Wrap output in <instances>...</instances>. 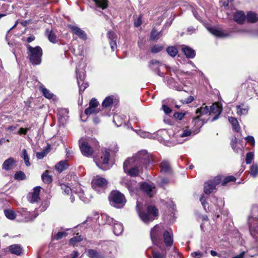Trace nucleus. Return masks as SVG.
Listing matches in <instances>:
<instances>
[{"mask_svg": "<svg viewBox=\"0 0 258 258\" xmlns=\"http://www.w3.org/2000/svg\"><path fill=\"white\" fill-rule=\"evenodd\" d=\"M162 236L164 242L167 246H170L173 243V237L169 231L165 230L162 225H156L151 230L150 236L153 243L160 246L162 244Z\"/></svg>", "mask_w": 258, "mask_h": 258, "instance_id": "obj_1", "label": "nucleus"}, {"mask_svg": "<svg viewBox=\"0 0 258 258\" xmlns=\"http://www.w3.org/2000/svg\"><path fill=\"white\" fill-rule=\"evenodd\" d=\"M136 210L141 220L145 223L148 224L157 218L158 210L154 206H148L146 210L142 203L137 202Z\"/></svg>", "mask_w": 258, "mask_h": 258, "instance_id": "obj_2", "label": "nucleus"}, {"mask_svg": "<svg viewBox=\"0 0 258 258\" xmlns=\"http://www.w3.org/2000/svg\"><path fill=\"white\" fill-rule=\"evenodd\" d=\"M153 162L151 156L146 150L138 152L133 157L127 158L124 161V168L127 163H132L139 165V167H144L150 165Z\"/></svg>", "mask_w": 258, "mask_h": 258, "instance_id": "obj_3", "label": "nucleus"}, {"mask_svg": "<svg viewBox=\"0 0 258 258\" xmlns=\"http://www.w3.org/2000/svg\"><path fill=\"white\" fill-rule=\"evenodd\" d=\"M110 154L109 150L103 149L96 156L94 161L100 169L106 170L110 168Z\"/></svg>", "mask_w": 258, "mask_h": 258, "instance_id": "obj_4", "label": "nucleus"}, {"mask_svg": "<svg viewBox=\"0 0 258 258\" xmlns=\"http://www.w3.org/2000/svg\"><path fill=\"white\" fill-rule=\"evenodd\" d=\"M114 249L112 243H109L107 246H103L100 251L93 249H89L87 250V255L90 258H110V254Z\"/></svg>", "mask_w": 258, "mask_h": 258, "instance_id": "obj_5", "label": "nucleus"}, {"mask_svg": "<svg viewBox=\"0 0 258 258\" xmlns=\"http://www.w3.org/2000/svg\"><path fill=\"white\" fill-rule=\"evenodd\" d=\"M28 58L33 65H39L41 62L43 54L41 48L37 46L32 47L30 45L27 46Z\"/></svg>", "mask_w": 258, "mask_h": 258, "instance_id": "obj_6", "label": "nucleus"}, {"mask_svg": "<svg viewBox=\"0 0 258 258\" xmlns=\"http://www.w3.org/2000/svg\"><path fill=\"white\" fill-rule=\"evenodd\" d=\"M110 203L113 207L121 208L124 206L126 200L122 194L118 191H113L111 194Z\"/></svg>", "mask_w": 258, "mask_h": 258, "instance_id": "obj_7", "label": "nucleus"}, {"mask_svg": "<svg viewBox=\"0 0 258 258\" xmlns=\"http://www.w3.org/2000/svg\"><path fill=\"white\" fill-rule=\"evenodd\" d=\"M247 223L251 236L258 241V216L248 217Z\"/></svg>", "mask_w": 258, "mask_h": 258, "instance_id": "obj_8", "label": "nucleus"}, {"mask_svg": "<svg viewBox=\"0 0 258 258\" xmlns=\"http://www.w3.org/2000/svg\"><path fill=\"white\" fill-rule=\"evenodd\" d=\"M140 188L142 192L150 198L153 197L157 192V189L153 183L144 182L140 183Z\"/></svg>", "mask_w": 258, "mask_h": 258, "instance_id": "obj_9", "label": "nucleus"}, {"mask_svg": "<svg viewBox=\"0 0 258 258\" xmlns=\"http://www.w3.org/2000/svg\"><path fill=\"white\" fill-rule=\"evenodd\" d=\"M199 133L198 130H191L188 127L183 128L176 135V137L179 138L177 139L178 143H182L187 140V138L195 135Z\"/></svg>", "mask_w": 258, "mask_h": 258, "instance_id": "obj_10", "label": "nucleus"}, {"mask_svg": "<svg viewBox=\"0 0 258 258\" xmlns=\"http://www.w3.org/2000/svg\"><path fill=\"white\" fill-rule=\"evenodd\" d=\"M79 147L83 156L87 157L92 156L94 150L91 144L81 139L79 141Z\"/></svg>", "mask_w": 258, "mask_h": 258, "instance_id": "obj_11", "label": "nucleus"}, {"mask_svg": "<svg viewBox=\"0 0 258 258\" xmlns=\"http://www.w3.org/2000/svg\"><path fill=\"white\" fill-rule=\"evenodd\" d=\"M107 183L108 182L105 178L96 176L92 180V186L95 190L100 192L99 188L103 190L106 187Z\"/></svg>", "mask_w": 258, "mask_h": 258, "instance_id": "obj_12", "label": "nucleus"}, {"mask_svg": "<svg viewBox=\"0 0 258 258\" xmlns=\"http://www.w3.org/2000/svg\"><path fill=\"white\" fill-rule=\"evenodd\" d=\"M132 163H127L124 168V163H123V169L125 172L127 173L131 176H137L143 167H139V165H136Z\"/></svg>", "mask_w": 258, "mask_h": 258, "instance_id": "obj_13", "label": "nucleus"}, {"mask_svg": "<svg viewBox=\"0 0 258 258\" xmlns=\"http://www.w3.org/2000/svg\"><path fill=\"white\" fill-rule=\"evenodd\" d=\"M68 27L74 34L77 35L80 38L84 40H86L87 39L85 32L79 27L70 24L68 25Z\"/></svg>", "mask_w": 258, "mask_h": 258, "instance_id": "obj_14", "label": "nucleus"}, {"mask_svg": "<svg viewBox=\"0 0 258 258\" xmlns=\"http://www.w3.org/2000/svg\"><path fill=\"white\" fill-rule=\"evenodd\" d=\"M161 65L162 63L156 59H152L149 62V67L158 76L161 77H164V73H161L159 69V68Z\"/></svg>", "mask_w": 258, "mask_h": 258, "instance_id": "obj_15", "label": "nucleus"}, {"mask_svg": "<svg viewBox=\"0 0 258 258\" xmlns=\"http://www.w3.org/2000/svg\"><path fill=\"white\" fill-rule=\"evenodd\" d=\"M40 188V186L35 187L34 188L33 191L28 195L27 199L30 203H34L38 202L39 200Z\"/></svg>", "mask_w": 258, "mask_h": 258, "instance_id": "obj_16", "label": "nucleus"}, {"mask_svg": "<svg viewBox=\"0 0 258 258\" xmlns=\"http://www.w3.org/2000/svg\"><path fill=\"white\" fill-rule=\"evenodd\" d=\"M210 114L213 113L215 114V116L212 118L211 119L212 121H214L217 119L219 118V115L221 114L222 111V108L221 106L215 103L213 104L210 107Z\"/></svg>", "mask_w": 258, "mask_h": 258, "instance_id": "obj_17", "label": "nucleus"}, {"mask_svg": "<svg viewBox=\"0 0 258 258\" xmlns=\"http://www.w3.org/2000/svg\"><path fill=\"white\" fill-rule=\"evenodd\" d=\"M208 29L211 33L218 37L225 38L230 35L227 31L220 30L215 27H209Z\"/></svg>", "mask_w": 258, "mask_h": 258, "instance_id": "obj_18", "label": "nucleus"}, {"mask_svg": "<svg viewBox=\"0 0 258 258\" xmlns=\"http://www.w3.org/2000/svg\"><path fill=\"white\" fill-rule=\"evenodd\" d=\"M207 120L208 119H206L205 118H202L198 116L194 118L192 122L194 125V127L192 130H198L199 132L200 128L202 127L204 123L207 122Z\"/></svg>", "mask_w": 258, "mask_h": 258, "instance_id": "obj_19", "label": "nucleus"}, {"mask_svg": "<svg viewBox=\"0 0 258 258\" xmlns=\"http://www.w3.org/2000/svg\"><path fill=\"white\" fill-rule=\"evenodd\" d=\"M233 20L239 24H243L246 20V15L243 11H237L233 15Z\"/></svg>", "mask_w": 258, "mask_h": 258, "instance_id": "obj_20", "label": "nucleus"}, {"mask_svg": "<svg viewBox=\"0 0 258 258\" xmlns=\"http://www.w3.org/2000/svg\"><path fill=\"white\" fill-rule=\"evenodd\" d=\"M16 161L14 158L10 157L6 160L2 165V169L6 171L12 169Z\"/></svg>", "mask_w": 258, "mask_h": 258, "instance_id": "obj_21", "label": "nucleus"}, {"mask_svg": "<svg viewBox=\"0 0 258 258\" xmlns=\"http://www.w3.org/2000/svg\"><path fill=\"white\" fill-rule=\"evenodd\" d=\"M236 113L238 115H246L248 114L249 107L248 105L244 104L237 105Z\"/></svg>", "mask_w": 258, "mask_h": 258, "instance_id": "obj_22", "label": "nucleus"}, {"mask_svg": "<svg viewBox=\"0 0 258 258\" xmlns=\"http://www.w3.org/2000/svg\"><path fill=\"white\" fill-rule=\"evenodd\" d=\"M196 114L200 117L205 115H209L210 114V107L203 104L200 108L197 109Z\"/></svg>", "mask_w": 258, "mask_h": 258, "instance_id": "obj_23", "label": "nucleus"}, {"mask_svg": "<svg viewBox=\"0 0 258 258\" xmlns=\"http://www.w3.org/2000/svg\"><path fill=\"white\" fill-rule=\"evenodd\" d=\"M68 110L67 109H62L59 111L58 116V120L60 123L64 124L68 119L69 116H68Z\"/></svg>", "mask_w": 258, "mask_h": 258, "instance_id": "obj_24", "label": "nucleus"}, {"mask_svg": "<svg viewBox=\"0 0 258 258\" xmlns=\"http://www.w3.org/2000/svg\"><path fill=\"white\" fill-rule=\"evenodd\" d=\"M182 50L187 58H193L196 56L195 51L187 46L183 45Z\"/></svg>", "mask_w": 258, "mask_h": 258, "instance_id": "obj_25", "label": "nucleus"}, {"mask_svg": "<svg viewBox=\"0 0 258 258\" xmlns=\"http://www.w3.org/2000/svg\"><path fill=\"white\" fill-rule=\"evenodd\" d=\"M204 189L206 194L209 195L216 190V186L211 181H208L205 183Z\"/></svg>", "mask_w": 258, "mask_h": 258, "instance_id": "obj_26", "label": "nucleus"}, {"mask_svg": "<svg viewBox=\"0 0 258 258\" xmlns=\"http://www.w3.org/2000/svg\"><path fill=\"white\" fill-rule=\"evenodd\" d=\"M40 90L42 93L43 96L47 99H54V98H55V96L43 85L40 86Z\"/></svg>", "mask_w": 258, "mask_h": 258, "instance_id": "obj_27", "label": "nucleus"}, {"mask_svg": "<svg viewBox=\"0 0 258 258\" xmlns=\"http://www.w3.org/2000/svg\"><path fill=\"white\" fill-rule=\"evenodd\" d=\"M10 252L14 254L20 255L22 251V247L19 244H13L9 247Z\"/></svg>", "mask_w": 258, "mask_h": 258, "instance_id": "obj_28", "label": "nucleus"}, {"mask_svg": "<svg viewBox=\"0 0 258 258\" xmlns=\"http://www.w3.org/2000/svg\"><path fill=\"white\" fill-rule=\"evenodd\" d=\"M68 164L66 160H62L59 161L55 166V169L59 172H61L68 167Z\"/></svg>", "mask_w": 258, "mask_h": 258, "instance_id": "obj_29", "label": "nucleus"}, {"mask_svg": "<svg viewBox=\"0 0 258 258\" xmlns=\"http://www.w3.org/2000/svg\"><path fill=\"white\" fill-rule=\"evenodd\" d=\"M160 168L161 172L166 173H170L171 169L170 163L168 161L164 160L160 164Z\"/></svg>", "mask_w": 258, "mask_h": 258, "instance_id": "obj_30", "label": "nucleus"}, {"mask_svg": "<svg viewBox=\"0 0 258 258\" xmlns=\"http://www.w3.org/2000/svg\"><path fill=\"white\" fill-rule=\"evenodd\" d=\"M246 20L248 22L254 23L258 20V16L254 12H248L246 15Z\"/></svg>", "mask_w": 258, "mask_h": 258, "instance_id": "obj_31", "label": "nucleus"}, {"mask_svg": "<svg viewBox=\"0 0 258 258\" xmlns=\"http://www.w3.org/2000/svg\"><path fill=\"white\" fill-rule=\"evenodd\" d=\"M46 34L50 42L53 43H56L57 42L58 38L55 33L52 30L49 31L48 29H47Z\"/></svg>", "mask_w": 258, "mask_h": 258, "instance_id": "obj_32", "label": "nucleus"}, {"mask_svg": "<svg viewBox=\"0 0 258 258\" xmlns=\"http://www.w3.org/2000/svg\"><path fill=\"white\" fill-rule=\"evenodd\" d=\"M114 98L113 96L106 97L102 103V107L105 108L111 107L113 102Z\"/></svg>", "mask_w": 258, "mask_h": 258, "instance_id": "obj_33", "label": "nucleus"}, {"mask_svg": "<svg viewBox=\"0 0 258 258\" xmlns=\"http://www.w3.org/2000/svg\"><path fill=\"white\" fill-rule=\"evenodd\" d=\"M113 225V230L114 234L116 235H119L122 234L123 230L122 224L117 222L116 223H115Z\"/></svg>", "mask_w": 258, "mask_h": 258, "instance_id": "obj_34", "label": "nucleus"}, {"mask_svg": "<svg viewBox=\"0 0 258 258\" xmlns=\"http://www.w3.org/2000/svg\"><path fill=\"white\" fill-rule=\"evenodd\" d=\"M228 119L232 126L233 129L235 132H239L240 128L237 119L233 117H229Z\"/></svg>", "mask_w": 258, "mask_h": 258, "instance_id": "obj_35", "label": "nucleus"}, {"mask_svg": "<svg viewBox=\"0 0 258 258\" xmlns=\"http://www.w3.org/2000/svg\"><path fill=\"white\" fill-rule=\"evenodd\" d=\"M131 128L142 138H151L152 135L148 132L143 131L141 129L135 130V129H133L132 127H131Z\"/></svg>", "mask_w": 258, "mask_h": 258, "instance_id": "obj_36", "label": "nucleus"}, {"mask_svg": "<svg viewBox=\"0 0 258 258\" xmlns=\"http://www.w3.org/2000/svg\"><path fill=\"white\" fill-rule=\"evenodd\" d=\"M153 258H166V252L163 250L161 251L153 250L152 251Z\"/></svg>", "mask_w": 258, "mask_h": 258, "instance_id": "obj_37", "label": "nucleus"}, {"mask_svg": "<svg viewBox=\"0 0 258 258\" xmlns=\"http://www.w3.org/2000/svg\"><path fill=\"white\" fill-rule=\"evenodd\" d=\"M96 4V6L104 10L108 6L107 0H92Z\"/></svg>", "mask_w": 258, "mask_h": 258, "instance_id": "obj_38", "label": "nucleus"}, {"mask_svg": "<svg viewBox=\"0 0 258 258\" xmlns=\"http://www.w3.org/2000/svg\"><path fill=\"white\" fill-rule=\"evenodd\" d=\"M21 157L24 160V162L25 165L27 166H30L31 164L29 161V157L28 156L27 150L25 149H23L22 151V155Z\"/></svg>", "mask_w": 258, "mask_h": 258, "instance_id": "obj_39", "label": "nucleus"}, {"mask_svg": "<svg viewBox=\"0 0 258 258\" xmlns=\"http://www.w3.org/2000/svg\"><path fill=\"white\" fill-rule=\"evenodd\" d=\"M43 181L45 183H49L52 182V177L48 174V171L46 170L41 176Z\"/></svg>", "mask_w": 258, "mask_h": 258, "instance_id": "obj_40", "label": "nucleus"}, {"mask_svg": "<svg viewBox=\"0 0 258 258\" xmlns=\"http://www.w3.org/2000/svg\"><path fill=\"white\" fill-rule=\"evenodd\" d=\"M76 72L77 74V81L83 82L85 79V74L84 70L80 72L78 67L76 68Z\"/></svg>", "mask_w": 258, "mask_h": 258, "instance_id": "obj_41", "label": "nucleus"}, {"mask_svg": "<svg viewBox=\"0 0 258 258\" xmlns=\"http://www.w3.org/2000/svg\"><path fill=\"white\" fill-rule=\"evenodd\" d=\"M167 84L168 85L170 88L175 89L176 90L180 91L181 90V88L180 86H178L177 84L174 82L173 79H170L167 81Z\"/></svg>", "mask_w": 258, "mask_h": 258, "instance_id": "obj_42", "label": "nucleus"}, {"mask_svg": "<svg viewBox=\"0 0 258 258\" xmlns=\"http://www.w3.org/2000/svg\"><path fill=\"white\" fill-rule=\"evenodd\" d=\"M4 213L6 217L10 220H14L16 218V215L15 212L12 210H5L4 211Z\"/></svg>", "mask_w": 258, "mask_h": 258, "instance_id": "obj_43", "label": "nucleus"}, {"mask_svg": "<svg viewBox=\"0 0 258 258\" xmlns=\"http://www.w3.org/2000/svg\"><path fill=\"white\" fill-rule=\"evenodd\" d=\"M250 175L255 177L258 175V165L257 164L253 163L250 168Z\"/></svg>", "mask_w": 258, "mask_h": 258, "instance_id": "obj_44", "label": "nucleus"}, {"mask_svg": "<svg viewBox=\"0 0 258 258\" xmlns=\"http://www.w3.org/2000/svg\"><path fill=\"white\" fill-rule=\"evenodd\" d=\"M100 110L98 108H95L89 106L85 110V114L87 115H91L92 114H96L99 112Z\"/></svg>", "mask_w": 258, "mask_h": 258, "instance_id": "obj_45", "label": "nucleus"}, {"mask_svg": "<svg viewBox=\"0 0 258 258\" xmlns=\"http://www.w3.org/2000/svg\"><path fill=\"white\" fill-rule=\"evenodd\" d=\"M102 218L104 220L106 224L108 225L114 224L115 223H116L117 221H115L113 218L110 217L106 214H103L101 216Z\"/></svg>", "mask_w": 258, "mask_h": 258, "instance_id": "obj_46", "label": "nucleus"}, {"mask_svg": "<svg viewBox=\"0 0 258 258\" xmlns=\"http://www.w3.org/2000/svg\"><path fill=\"white\" fill-rule=\"evenodd\" d=\"M200 200L206 212H214V210H212V209L210 208L209 207H207V203L206 202V198L204 195L201 196Z\"/></svg>", "mask_w": 258, "mask_h": 258, "instance_id": "obj_47", "label": "nucleus"}, {"mask_svg": "<svg viewBox=\"0 0 258 258\" xmlns=\"http://www.w3.org/2000/svg\"><path fill=\"white\" fill-rule=\"evenodd\" d=\"M166 51L168 54L172 57H174L178 52L177 48L174 46L168 47Z\"/></svg>", "mask_w": 258, "mask_h": 258, "instance_id": "obj_48", "label": "nucleus"}, {"mask_svg": "<svg viewBox=\"0 0 258 258\" xmlns=\"http://www.w3.org/2000/svg\"><path fill=\"white\" fill-rule=\"evenodd\" d=\"M162 36L161 31L158 32L154 29L151 31L150 38L152 40H157Z\"/></svg>", "mask_w": 258, "mask_h": 258, "instance_id": "obj_49", "label": "nucleus"}, {"mask_svg": "<svg viewBox=\"0 0 258 258\" xmlns=\"http://www.w3.org/2000/svg\"><path fill=\"white\" fill-rule=\"evenodd\" d=\"M61 188L63 192L69 195L70 193L72 192V188L70 187L68 184L66 183H62L60 184Z\"/></svg>", "mask_w": 258, "mask_h": 258, "instance_id": "obj_50", "label": "nucleus"}, {"mask_svg": "<svg viewBox=\"0 0 258 258\" xmlns=\"http://www.w3.org/2000/svg\"><path fill=\"white\" fill-rule=\"evenodd\" d=\"M121 183L125 185V186L131 192H134L135 189L132 182H130L128 181H122Z\"/></svg>", "mask_w": 258, "mask_h": 258, "instance_id": "obj_51", "label": "nucleus"}, {"mask_svg": "<svg viewBox=\"0 0 258 258\" xmlns=\"http://www.w3.org/2000/svg\"><path fill=\"white\" fill-rule=\"evenodd\" d=\"M26 178L25 174L21 171L17 172L15 174V178L17 180H22L26 179Z\"/></svg>", "mask_w": 258, "mask_h": 258, "instance_id": "obj_52", "label": "nucleus"}, {"mask_svg": "<svg viewBox=\"0 0 258 258\" xmlns=\"http://www.w3.org/2000/svg\"><path fill=\"white\" fill-rule=\"evenodd\" d=\"M254 157V153L253 152H250L246 154V158H245V162L247 164H250Z\"/></svg>", "mask_w": 258, "mask_h": 258, "instance_id": "obj_53", "label": "nucleus"}, {"mask_svg": "<svg viewBox=\"0 0 258 258\" xmlns=\"http://www.w3.org/2000/svg\"><path fill=\"white\" fill-rule=\"evenodd\" d=\"M210 253L213 256H218L219 257L230 258L229 256L226 253H218L216 251L213 250L210 251Z\"/></svg>", "mask_w": 258, "mask_h": 258, "instance_id": "obj_54", "label": "nucleus"}, {"mask_svg": "<svg viewBox=\"0 0 258 258\" xmlns=\"http://www.w3.org/2000/svg\"><path fill=\"white\" fill-rule=\"evenodd\" d=\"M82 240L81 236H77L72 238L70 240V244L75 245L77 242H80Z\"/></svg>", "mask_w": 258, "mask_h": 258, "instance_id": "obj_55", "label": "nucleus"}, {"mask_svg": "<svg viewBox=\"0 0 258 258\" xmlns=\"http://www.w3.org/2000/svg\"><path fill=\"white\" fill-rule=\"evenodd\" d=\"M236 180V178L233 176H228L224 178L222 181V185H224L230 181H234Z\"/></svg>", "mask_w": 258, "mask_h": 258, "instance_id": "obj_56", "label": "nucleus"}, {"mask_svg": "<svg viewBox=\"0 0 258 258\" xmlns=\"http://www.w3.org/2000/svg\"><path fill=\"white\" fill-rule=\"evenodd\" d=\"M120 116L118 114H115L113 116V122L116 124V126H119L122 123V120H120Z\"/></svg>", "mask_w": 258, "mask_h": 258, "instance_id": "obj_57", "label": "nucleus"}, {"mask_svg": "<svg viewBox=\"0 0 258 258\" xmlns=\"http://www.w3.org/2000/svg\"><path fill=\"white\" fill-rule=\"evenodd\" d=\"M214 199L215 200L217 201V206L218 207L219 211H220L221 209H222L224 206V202L223 200L221 198L218 199L216 197H214ZM216 210L217 211L218 209H217Z\"/></svg>", "mask_w": 258, "mask_h": 258, "instance_id": "obj_58", "label": "nucleus"}, {"mask_svg": "<svg viewBox=\"0 0 258 258\" xmlns=\"http://www.w3.org/2000/svg\"><path fill=\"white\" fill-rule=\"evenodd\" d=\"M78 85L79 87V91L80 93L81 92H83L86 88H87L88 86V85L87 83H85L83 82L78 81Z\"/></svg>", "mask_w": 258, "mask_h": 258, "instance_id": "obj_59", "label": "nucleus"}, {"mask_svg": "<svg viewBox=\"0 0 258 258\" xmlns=\"http://www.w3.org/2000/svg\"><path fill=\"white\" fill-rule=\"evenodd\" d=\"M157 136H161L163 140H165L168 133L166 130H161L157 132Z\"/></svg>", "mask_w": 258, "mask_h": 258, "instance_id": "obj_60", "label": "nucleus"}, {"mask_svg": "<svg viewBox=\"0 0 258 258\" xmlns=\"http://www.w3.org/2000/svg\"><path fill=\"white\" fill-rule=\"evenodd\" d=\"M163 47L162 45H155L151 48V52L154 53H156L161 51Z\"/></svg>", "mask_w": 258, "mask_h": 258, "instance_id": "obj_61", "label": "nucleus"}, {"mask_svg": "<svg viewBox=\"0 0 258 258\" xmlns=\"http://www.w3.org/2000/svg\"><path fill=\"white\" fill-rule=\"evenodd\" d=\"M83 191H84L82 189L81 185L79 184H77L76 187H72V192H75L77 194H78V195L80 193H82Z\"/></svg>", "mask_w": 258, "mask_h": 258, "instance_id": "obj_62", "label": "nucleus"}, {"mask_svg": "<svg viewBox=\"0 0 258 258\" xmlns=\"http://www.w3.org/2000/svg\"><path fill=\"white\" fill-rule=\"evenodd\" d=\"M209 181H211L212 184H214L215 186H216L217 185L219 184L221 182V177L220 175H218Z\"/></svg>", "mask_w": 258, "mask_h": 258, "instance_id": "obj_63", "label": "nucleus"}, {"mask_svg": "<svg viewBox=\"0 0 258 258\" xmlns=\"http://www.w3.org/2000/svg\"><path fill=\"white\" fill-rule=\"evenodd\" d=\"M67 235V233L65 232H58L55 235L53 236V238L55 240H59L61 239L63 237Z\"/></svg>", "mask_w": 258, "mask_h": 258, "instance_id": "obj_64", "label": "nucleus"}]
</instances>
